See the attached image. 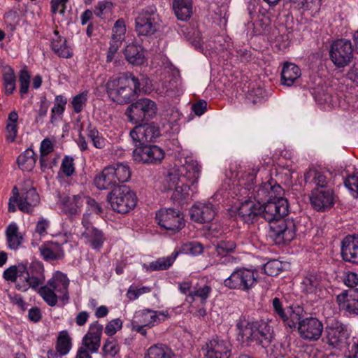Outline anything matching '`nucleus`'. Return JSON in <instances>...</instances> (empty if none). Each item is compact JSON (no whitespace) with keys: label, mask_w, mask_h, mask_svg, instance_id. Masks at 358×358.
<instances>
[{"label":"nucleus","mask_w":358,"mask_h":358,"mask_svg":"<svg viewBox=\"0 0 358 358\" xmlns=\"http://www.w3.org/2000/svg\"><path fill=\"white\" fill-rule=\"evenodd\" d=\"M124 55L126 60L132 65H142L145 61L143 48L133 41L125 47Z\"/></svg>","instance_id":"obj_31"},{"label":"nucleus","mask_w":358,"mask_h":358,"mask_svg":"<svg viewBox=\"0 0 358 358\" xmlns=\"http://www.w3.org/2000/svg\"><path fill=\"white\" fill-rule=\"evenodd\" d=\"M212 288L208 285H197L193 288V292H190V297L194 299L198 297L202 303H205L211 293Z\"/></svg>","instance_id":"obj_53"},{"label":"nucleus","mask_w":358,"mask_h":358,"mask_svg":"<svg viewBox=\"0 0 358 358\" xmlns=\"http://www.w3.org/2000/svg\"><path fill=\"white\" fill-rule=\"evenodd\" d=\"M73 158L70 156H65L62 159L59 174L62 173L66 177L71 176L75 173V164Z\"/></svg>","instance_id":"obj_57"},{"label":"nucleus","mask_w":358,"mask_h":358,"mask_svg":"<svg viewBox=\"0 0 358 358\" xmlns=\"http://www.w3.org/2000/svg\"><path fill=\"white\" fill-rule=\"evenodd\" d=\"M301 290L310 300L315 301L325 298L327 294L322 278L313 273L304 276L301 282Z\"/></svg>","instance_id":"obj_13"},{"label":"nucleus","mask_w":358,"mask_h":358,"mask_svg":"<svg viewBox=\"0 0 358 358\" xmlns=\"http://www.w3.org/2000/svg\"><path fill=\"white\" fill-rule=\"evenodd\" d=\"M156 220L158 224L166 230L178 231L185 225L183 215L173 208L159 210L156 213Z\"/></svg>","instance_id":"obj_15"},{"label":"nucleus","mask_w":358,"mask_h":358,"mask_svg":"<svg viewBox=\"0 0 358 358\" xmlns=\"http://www.w3.org/2000/svg\"><path fill=\"white\" fill-rule=\"evenodd\" d=\"M236 245L232 241H220L215 245V250L217 255H224L234 252Z\"/></svg>","instance_id":"obj_58"},{"label":"nucleus","mask_w":358,"mask_h":358,"mask_svg":"<svg viewBox=\"0 0 358 358\" xmlns=\"http://www.w3.org/2000/svg\"><path fill=\"white\" fill-rule=\"evenodd\" d=\"M55 37L52 40V50L60 57L69 58L72 57V51L70 47L66 45L64 38L58 35V31H55Z\"/></svg>","instance_id":"obj_38"},{"label":"nucleus","mask_w":358,"mask_h":358,"mask_svg":"<svg viewBox=\"0 0 358 358\" xmlns=\"http://www.w3.org/2000/svg\"><path fill=\"white\" fill-rule=\"evenodd\" d=\"M2 80L5 93L12 94L16 89V76L14 70L10 66L2 68Z\"/></svg>","instance_id":"obj_41"},{"label":"nucleus","mask_w":358,"mask_h":358,"mask_svg":"<svg viewBox=\"0 0 358 358\" xmlns=\"http://www.w3.org/2000/svg\"><path fill=\"white\" fill-rule=\"evenodd\" d=\"M203 245L197 242L192 241L183 243L178 249H176L173 253L176 257L180 253L191 255H199L203 252Z\"/></svg>","instance_id":"obj_48"},{"label":"nucleus","mask_w":358,"mask_h":358,"mask_svg":"<svg viewBox=\"0 0 358 358\" xmlns=\"http://www.w3.org/2000/svg\"><path fill=\"white\" fill-rule=\"evenodd\" d=\"M332 178V173L325 169H310L305 174L306 182H313L320 188H327V185Z\"/></svg>","instance_id":"obj_29"},{"label":"nucleus","mask_w":358,"mask_h":358,"mask_svg":"<svg viewBox=\"0 0 358 358\" xmlns=\"http://www.w3.org/2000/svg\"><path fill=\"white\" fill-rule=\"evenodd\" d=\"M169 316L168 311H155L151 309H143L137 311L134 317L136 323H141L147 328H152L162 321H164Z\"/></svg>","instance_id":"obj_23"},{"label":"nucleus","mask_w":358,"mask_h":358,"mask_svg":"<svg viewBox=\"0 0 358 358\" xmlns=\"http://www.w3.org/2000/svg\"><path fill=\"white\" fill-rule=\"evenodd\" d=\"M40 253L45 261L61 259L64 256V252L60 244L48 241L42 244L39 248Z\"/></svg>","instance_id":"obj_33"},{"label":"nucleus","mask_w":358,"mask_h":358,"mask_svg":"<svg viewBox=\"0 0 358 358\" xmlns=\"http://www.w3.org/2000/svg\"><path fill=\"white\" fill-rule=\"evenodd\" d=\"M6 236L8 248L13 250H17L23 241V236L19 231V227L15 222H11L8 225Z\"/></svg>","instance_id":"obj_36"},{"label":"nucleus","mask_w":358,"mask_h":358,"mask_svg":"<svg viewBox=\"0 0 358 358\" xmlns=\"http://www.w3.org/2000/svg\"><path fill=\"white\" fill-rule=\"evenodd\" d=\"M113 3L109 1L99 2L94 9V14L99 17H106L111 13Z\"/></svg>","instance_id":"obj_61"},{"label":"nucleus","mask_w":358,"mask_h":358,"mask_svg":"<svg viewBox=\"0 0 358 358\" xmlns=\"http://www.w3.org/2000/svg\"><path fill=\"white\" fill-rule=\"evenodd\" d=\"M150 292L151 288L150 287L143 286L138 288L134 285H131L128 289L127 296L129 300L134 301L137 299L141 295L149 293Z\"/></svg>","instance_id":"obj_60"},{"label":"nucleus","mask_w":358,"mask_h":358,"mask_svg":"<svg viewBox=\"0 0 358 358\" xmlns=\"http://www.w3.org/2000/svg\"><path fill=\"white\" fill-rule=\"evenodd\" d=\"M18 208L27 213L32 211L33 207L39 203V196L34 187L18 191Z\"/></svg>","instance_id":"obj_27"},{"label":"nucleus","mask_w":358,"mask_h":358,"mask_svg":"<svg viewBox=\"0 0 358 358\" xmlns=\"http://www.w3.org/2000/svg\"><path fill=\"white\" fill-rule=\"evenodd\" d=\"M310 204L317 211H325L334 204L336 195L330 188H314L309 196Z\"/></svg>","instance_id":"obj_17"},{"label":"nucleus","mask_w":358,"mask_h":358,"mask_svg":"<svg viewBox=\"0 0 358 358\" xmlns=\"http://www.w3.org/2000/svg\"><path fill=\"white\" fill-rule=\"evenodd\" d=\"M88 99V92L84 91L73 97L71 103L76 113H80L86 105Z\"/></svg>","instance_id":"obj_55"},{"label":"nucleus","mask_w":358,"mask_h":358,"mask_svg":"<svg viewBox=\"0 0 358 358\" xmlns=\"http://www.w3.org/2000/svg\"><path fill=\"white\" fill-rule=\"evenodd\" d=\"M281 262L278 260H272L268 262L264 266V270L266 274L270 276H275L279 274L281 271Z\"/></svg>","instance_id":"obj_64"},{"label":"nucleus","mask_w":358,"mask_h":358,"mask_svg":"<svg viewBox=\"0 0 358 358\" xmlns=\"http://www.w3.org/2000/svg\"><path fill=\"white\" fill-rule=\"evenodd\" d=\"M25 271V264H19L18 265L11 266L4 271L3 276L6 280L16 282V288L22 291L21 286L25 285L24 280H21V276L24 275Z\"/></svg>","instance_id":"obj_35"},{"label":"nucleus","mask_w":358,"mask_h":358,"mask_svg":"<svg viewBox=\"0 0 358 358\" xmlns=\"http://www.w3.org/2000/svg\"><path fill=\"white\" fill-rule=\"evenodd\" d=\"M348 336L346 327L339 322H334L326 327L324 341L333 348H338Z\"/></svg>","instance_id":"obj_20"},{"label":"nucleus","mask_w":358,"mask_h":358,"mask_svg":"<svg viewBox=\"0 0 358 358\" xmlns=\"http://www.w3.org/2000/svg\"><path fill=\"white\" fill-rule=\"evenodd\" d=\"M23 275L20 278L25 282V285L20 287L22 292H26L29 288L36 289L45 280L43 266L39 262H32L29 266L25 265V271Z\"/></svg>","instance_id":"obj_16"},{"label":"nucleus","mask_w":358,"mask_h":358,"mask_svg":"<svg viewBox=\"0 0 358 358\" xmlns=\"http://www.w3.org/2000/svg\"><path fill=\"white\" fill-rule=\"evenodd\" d=\"M173 8L178 19L187 20L192 14V0H173Z\"/></svg>","instance_id":"obj_39"},{"label":"nucleus","mask_w":358,"mask_h":358,"mask_svg":"<svg viewBox=\"0 0 358 358\" xmlns=\"http://www.w3.org/2000/svg\"><path fill=\"white\" fill-rule=\"evenodd\" d=\"M120 349L117 341L113 337L108 338L103 345V357L115 358L119 354Z\"/></svg>","instance_id":"obj_51"},{"label":"nucleus","mask_w":358,"mask_h":358,"mask_svg":"<svg viewBox=\"0 0 358 358\" xmlns=\"http://www.w3.org/2000/svg\"><path fill=\"white\" fill-rule=\"evenodd\" d=\"M205 358H229L231 345L229 341L218 337L206 343Z\"/></svg>","instance_id":"obj_22"},{"label":"nucleus","mask_w":358,"mask_h":358,"mask_svg":"<svg viewBox=\"0 0 358 358\" xmlns=\"http://www.w3.org/2000/svg\"><path fill=\"white\" fill-rule=\"evenodd\" d=\"M303 310L299 306H291L286 308L285 317L282 320L285 324L290 328L299 325L301 318L303 316Z\"/></svg>","instance_id":"obj_40"},{"label":"nucleus","mask_w":358,"mask_h":358,"mask_svg":"<svg viewBox=\"0 0 358 358\" xmlns=\"http://www.w3.org/2000/svg\"><path fill=\"white\" fill-rule=\"evenodd\" d=\"M249 15L250 21L247 24L248 29H252L254 34H262L270 25L271 20L268 15L250 11Z\"/></svg>","instance_id":"obj_32"},{"label":"nucleus","mask_w":358,"mask_h":358,"mask_svg":"<svg viewBox=\"0 0 358 358\" xmlns=\"http://www.w3.org/2000/svg\"><path fill=\"white\" fill-rule=\"evenodd\" d=\"M145 358H174V354L168 346L157 344L148 348Z\"/></svg>","instance_id":"obj_44"},{"label":"nucleus","mask_w":358,"mask_h":358,"mask_svg":"<svg viewBox=\"0 0 358 358\" xmlns=\"http://www.w3.org/2000/svg\"><path fill=\"white\" fill-rule=\"evenodd\" d=\"M36 162L35 152L31 148L27 149L17 159L20 169L25 171H31L34 168Z\"/></svg>","instance_id":"obj_43"},{"label":"nucleus","mask_w":358,"mask_h":358,"mask_svg":"<svg viewBox=\"0 0 358 358\" xmlns=\"http://www.w3.org/2000/svg\"><path fill=\"white\" fill-rule=\"evenodd\" d=\"M123 322L120 318L110 320L105 327L104 332L106 335L112 336L122 328Z\"/></svg>","instance_id":"obj_63"},{"label":"nucleus","mask_w":358,"mask_h":358,"mask_svg":"<svg viewBox=\"0 0 358 358\" xmlns=\"http://www.w3.org/2000/svg\"><path fill=\"white\" fill-rule=\"evenodd\" d=\"M85 196L83 194L67 196L62 199V211L72 217L80 213Z\"/></svg>","instance_id":"obj_30"},{"label":"nucleus","mask_w":358,"mask_h":358,"mask_svg":"<svg viewBox=\"0 0 358 358\" xmlns=\"http://www.w3.org/2000/svg\"><path fill=\"white\" fill-rule=\"evenodd\" d=\"M271 358H295L288 343H276L266 350Z\"/></svg>","instance_id":"obj_42"},{"label":"nucleus","mask_w":358,"mask_h":358,"mask_svg":"<svg viewBox=\"0 0 358 358\" xmlns=\"http://www.w3.org/2000/svg\"><path fill=\"white\" fill-rule=\"evenodd\" d=\"M257 283V278L252 270L245 268H236L224 280V285L231 289L249 291Z\"/></svg>","instance_id":"obj_12"},{"label":"nucleus","mask_w":358,"mask_h":358,"mask_svg":"<svg viewBox=\"0 0 358 358\" xmlns=\"http://www.w3.org/2000/svg\"><path fill=\"white\" fill-rule=\"evenodd\" d=\"M300 336L306 341H317L323 331V324L316 317H307L301 320L297 327Z\"/></svg>","instance_id":"obj_18"},{"label":"nucleus","mask_w":358,"mask_h":358,"mask_svg":"<svg viewBox=\"0 0 358 358\" xmlns=\"http://www.w3.org/2000/svg\"><path fill=\"white\" fill-rule=\"evenodd\" d=\"M106 89L112 101L125 104L137 96L140 83L131 73H121L110 77L106 84Z\"/></svg>","instance_id":"obj_3"},{"label":"nucleus","mask_w":358,"mask_h":358,"mask_svg":"<svg viewBox=\"0 0 358 358\" xmlns=\"http://www.w3.org/2000/svg\"><path fill=\"white\" fill-rule=\"evenodd\" d=\"M157 110V104L154 101L148 98H141L128 107L126 115L130 122L138 124L146 119L153 117Z\"/></svg>","instance_id":"obj_8"},{"label":"nucleus","mask_w":358,"mask_h":358,"mask_svg":"<svg viewBox=\"0 0 358 358\" xmlns=\"http://www.w3.org/2000/svg\"><path fill=\"white\" fill-rule=\"evenodd\" d=\"M252 195L261 203L262 217L266 221L278 220L287 214L288 202L283 196L284 191L274 180L254 187Z\"/></svg>","instance_id":"obj_2"},{"label":"nucleus","mask_w":358,"mask_h":358,"mask_svg":"<svg viewBox=\"0 0 358 358\" xmlns=\"http://www.w3.org/2000/svg\"><path fill=\"white\" fill-rule=\"evenodd\" d=\"M301 71L300 68L293 64L287 62L283 65L281 71L282 84L290 87L300 78Z\"/></svg>","instance_id":"obj_34"},{"label":"nucleus","mask_w":358,"mask_h":358,"mask_svg":"<svg viewBox=\"0 0 358 358\" xmlns=\"http://www.w3.org/2000/svg\"><path fill=\"white\" fill-rule=\"evenodd\" d=\"M108 201L113 210L119 213H127L136 206L137 196L129 186L122 185L109 193Z\"/></svg>","instance_id":"obj_7"},{"label":"nucleus","mask_w":358,"mask_h":358,"mask_svg":"<svg viewBox=\"0 0 358 358\" xmlns=\"http://www.w3.org/2000/svg\"><path fill=\"white\" fill-rule=\"evenodd\" d=\"M175 259L176 256H173V255L167 257L159 258L156 261L150 263V264L148 265L144 264L143 265V268L145 271L150 272L155 271L166 270L172 265Z\"/></svg>","instance_id":"obj_46"},{"label":"nucleus","mask_w":358,"mask_h":358,"mask_svg":"<svg viewBox=\"0 0 358 358\" xmlns=\"http://www.w3.org/2000/svg\"><path fill=\"white\" fill-rule=\"evenodd\" d=\"M82 224L85 227V231L82 234V236L85 238L86 243L88 244L94 250H100L105 241V237L101 231L94 227L87 216L85 215L83 217Z\"/></svg>","instance_id":"obj_25"},{"label":"nucleus","mask_w":358,"mask_h":358,"mask_svg":"<svg viewBox=\"0 0 358 358\" xmlns=\"http://www.w3.org/2000/svg\"><path fill=\"white\" fill-rule=\"evenodd\" d=\"M31 75L26 69H23L19 73L20 82V94L21 98H24V95L28 93L30 85Z\"/></svg>","instance_id":"obj_54"},{"label":"nucleus","mask_w":358,"mask_h":358,"mask_svg":"<svg viewBox=\"0 0 358 358\" xmlns=\"http://www.w3.org/2000/svg\"><path fill=\"white\" fill-rule=\"evenodd\" d=\"M257 171L258 170L254 169L252 173H249L250 182L243 183L245 187L241 189V195L247 194L248 199L241 203L238 210V216L248 224L253 223L259 217H262L261 203L259 204L252 195L253 180Z\"/></svg>","instance_id":"obj_6"},{"label":"nucleus","mask_w":358,"mask_h":358,"mask_svg":"<svg viewBox=\"0 0 358 358\" xmlns=\"http://www.w3.org/2000/svg\"><path fill=\"white\" fill-rule=\"evenodd\" d=\"M54 150V143L53 141H51L50 138H45L43 139L41 143L40 146V152H41V159H40V164L42 170H45L46 168H48V165L46 164V161L45 157L52 152Z\"/></svg>","instance_id":"obj_52"},{"label":"nucleus","mask_w":358,"mask_h":358,"mask_svg":"<svg viewBox=\"0 0 358 358\" xmlns=\"http://www.w3.org/2000/svg\"><path fill=\"white\" fill-rule=\"evenodd\" d=\"M135 29L140 36H149L159 28V18L155 6L148 7L139 13L136 18Z\"/></svg>","instance_id":"obj_9"},{"label":"nucleus","mask_w":358,"mask_h":358,"mask_svg":"<svg viewBox=\"0 0 358 358\" xmlns=\"http://www.w3.org/2000/svg\"><path fill=\"white\" fill-rule=\"evenodd\" d=\"M100 345L101 339L85 334L83 338L80 347L90 350L91 353H94L98 352Z\"/></svg>","instance_id":"obj_56"},{"label":"nucleus","mask_w":358,"mask_h":358,"mask_svg":"<svg viewBox=\"0 0 358 358\" xmlns=\"http://www.w3.org/2000/svg\"><path fill=\"white\" fill-rule=\"evenodd\" d=\"M336 303L341 310L358 315V289L342 292L337 295Z\"/></svg>","instance_id":"obj_26"},{"label":"nucleus","mask_w":358,"mask_h":358,"mask_svg":"<svg viewBox=\"0 0 358 358\" xmlns=\"http://www.w3.org/2000/svg\"><path fill=\"white\" fill-rule=\"evenodd\" d=\"M217 210L210 203H196L190 209L189 214L192 220L199 223H206L212 221Z\"/></svg>","instance_id":"obj_24"},{"label":"nucleus","mask_w":358,"mask_h":358,"mask_svg":"<svg viewBox=\"0 0 358 358\" xmlns=\"http://www.w3.org/2000/svg\"><path fill=\"white\" fill-rule=\"evenodd\" d=\"M201 166L187 151L178 155V163L169 174V187L173 190L171 199L182 206L197 192Z\"/></svg>","instance_id":"obj_1"},{"label":"nucleus","mask_w":358,"mask_h":358,"mask_svg":"<svg viewBox=\"0 0 358 358\" xmlns=\"http://www.w3.org/2000/svg\"><path fill=\"white\" fill-rule=\"evenodd\" d=\"M86 135L87 138L92 141L94 148L97 149H103L105 148L107 141L102 136V134L97 130V129L94 127H92L90 124H89L87 131Z\"/></svg>","instance_id":"obj_49"},{"label":"nucleus","mask_w":358,"mask_h":358,"mask_svg":"<svg viewBox=\"0 0 358 358\" xmlns=\"http://www.w3.org/2000/svg\"><path fill=\"white\" fill-rule=\"evenodd\" d=\"M329 57L337 68L348 66L353 58V48L350 40L341 38L332 42L329 49Z\"/></svg>","instance_id":"obj_10"},{"label":"nucleus","mask_w":358,"mask_h":358,"mask_svg":"<svg viewBox=\"0 0 358 358\" xmlns=\"http://www.w3.org/2000/svg\"><path fill=\"white\" fill-rule=\"evenodd\" d=\"M273 237L276 244H285L292 241L296 236V225L293 219H286L278 224L271 227Z\"/></svg>","instance_id":"obj_19"},{"label":"nucleus","mask_w":358,"mask_h":358,"mask_svg":"<svg viewBox=\"0 0 358 358\" xmlns=\"http://www.w3.org/2000/svg\"><path fill=\"white\" fill-rule=\"evenodd\" d=\"M130 136L134 141L144 144L145 142L155 141L160 136V129L158 125L153 122L140 124L131 131Z\"/></svg>","instance_id":"obj_21"},{"label":"nucleus","mask_w":358,"mask_h":358,"mask_svg":"<svg viewBox=\"0 0 358 358\" xmlns=\"http://www.w3.org/2000/svg\"><path fill=\"white\" fill-rule=\"evenodd\" d=\"M72 347L71 338L66 331L59 332L57 342V350L61 355H66L69 352Z\"/></svg>","instance_id":"obj_50"},{"label":"nucleus","mask_w":358,"mask_h":358,"mask_svg":"<svg viewBox=\"0 0 358 358\" xmlns=\"http://www.w3.org/2000/svg\"><path fill=\"white\" fill-rule=\"evenodd\" d=\"M17 120L18 115L16 111H12L9 113L6 128V137L8 142L15 141L17 137L18 132Z\"/></svg>","instance_id":"obj_47"},{"label":"nucleus","mask_w":358,"mask_h":358,"mask_svg":"<svg viewBox=\"0 0 358 358\" xmlns=\"http://www.w3.org/2000/svg\"><path fill=\"white\" fill-rule=\"evenodd\" d=\"M341 255L345 261L358 264V236H348L343 239Z\"/></svg>","instance_id":"obj_28"},{"label":"nucleus","mask_w":358,"mask_h":358,"mask_svg":"<svg viewBox=\"0 0 358 358\" xmlns=\"http://www.w3.org/2000/svg\"><path fill=\"white\" fill-rule=\"evenodd\" d=\"M94 182L99 189H107L115 185L108 166L94 178Z\"/></svg>","instance_id":"obj_45"},{"label":"nucleus","mask_w":358,"mask_h":358,"mask_svg":"<svg viewBox=\"0 0 358 358\" xmlns=\"http://www.w3.org/2000/svg\"><path fill=\"white\" fill-rule=\"evenodd\" d=\"M345 186L350 190L353 196H358V173L349 176L344 180Z\"/></svg>","instance_id":"obj_62"},{"label":"nucleus","mask_w":358,"mask_h":358,"mask_svg":"<svg viewBox=\"0 0 358 358\" xmlns=\"http://www.w3.org/2000/svg\"><path fill=\"white\" fill-rule=\"evenodd\" d=\"M156 92L164 97H177L183 94L184 85L178 71L176 69L166 71L164 79L155 89Z\"/></svg>","instance_id":"obj_11"},{"label":"nucleus","mask_w":358,"mask_h":358,"mask_svg":"<svg viewBox=\"0 0 358 358\" xmlns=\"http://www.w3.org/2000/svg\"><path fill=\"white\" fill-rule=\"evenodd\" d=\"M236 331L237 340L243 343L255 342L263 348H267L271 341V327L264 322H250L245 317H240L236 320Z\"/></svg>","instance_id":"obj_4"},{"label":"nucleus","mask_w":358,"mask_h":358,"mask_svg":"<svg viewBox=\"0 0 358 358\" xmlns=\"http://www.w3.org/2000/svg\"><path fill=\"white\" fill-rule=\"evenodd\" d=\"M113 178L115 185L118 183L125 182L131 177V171L128 165L117 163L108 166Z\"/></svg>","instance_id":"obj_37"},{"label":"nucleus","mask_w":358,"mask_h":358,"mask_svg":"<svg viewBox=\"0 0 358 358\" xmlns=\"http://www.w3.org/2000/svg\"><path fill=\"white\" fill-rule=\"evenodd\" d=\"M126 32V27L124 21L122 19H119L115 23L113 29V43H120L123 38L124 35Z\"/></svg>","instance_id":"obj_59"},{"label":"nucleus","mask_w":358,"mask_h":358,"mask_svg":"<svg viewBox=\"0 0 358 358\" xmlns=\"http://www.w3.org/2000/svg\"><path fill=\"white\" fill-rule=\"evenodd\" d=\"M70 280L62 272L57 271L47 283L39 288L38 294L50 306H55L58 301L66 303L69 300Z\"/></svg>","instance_id":"obj_5"},{"label":"nucleus","mask_w":358,"mask_h":358,"mask_svg":"<svg viewBox=\"0 0 358 358\" xmlns=\"http://www.w3.org/2000/svg\"><path fill=\"white\" fill-rule=\"evenodd\" d=\"M136 146L133 151V159L136 162L156 164L165 157L164 150L157 145L139 144Z\"/></svg>","instance_id":"obj_14"}]
</instances>
